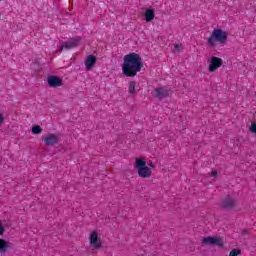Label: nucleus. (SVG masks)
I'll use <instances>...</instances> for the list:
<instances>
[{
    "instance_id": "f257e3e1",
    "label": "nucleus",
    "mask_w": 256,
    "mask_h": 256,
    "mask_svg": "<svg viewBox=\"0 0 256 256\" xmlns=\"http://www.w3.org/2000/svg\"><path fill=\"white\" fill-rule=\"evenodd\" d=\"M143 69V59L135 52L124 56L122 73L125 77H135Z\"/></svg>"
},
{
    "instance_id": "f03ea898",
    "label": "nucleus",
    "mask_w": 256,
    "mask_h": 256,
    "mask_svg": "<svg viewBox=\"0 0 256 256\" xmlns=\"http://www.w3.org/2000/svg\"><path fill=\"white\" fill-rule=\"evenodd\" d=\"M228 34L226 31L222 29H214L211 35L207 38V44L214 48L217 47V42L221 45H225L227 43Z\"/></svg>"
},
{
    "instance_id": "7ed1b4c3",
    "label": "nucleus",
    "mask_w": 256,
    "mask_h": 256,
    "mask_svg": "<svg viewBox=\"0 0 256 256\" xmlns=\"http://www.w3.org/2000/svg\"><path fill=\"white\" fill-rule=\"evenodd\" d=\"M136 169H138V175L141 179H149L153 175V170L147 166V161L143 158H136Z\"/></svg>"
},
{
    "instance_id": "20e7f679",
    "label": "nucleus",
    "mask_w": 256,
    "mask_h": 256,
    "mask_svg": "<svg viewBox=\"0 0 256 256\" xmlns=\"http://www.w3.org/2000/svg\"><path fill=\"white\" fill-rule=\"evenodd\" d=\"M220 207L226 209L227 211H235L239 207V200L237 198L228 195L222 199L220 202Z\"/></svg>"
},
{
    "instance_id": "39448f33",
    "label": "nucleus",
    "mask_w": 256,
    "mask_h": 256,
    "mask_svg": "<svg viewBox=\"0 0 256 256\" xmlns=\"http://www.w3.org/2000/svg\"><path fill=\"white\" fill-rule=\"evenodd\" d=\"M89 243L90 247H92V249H95L96 251L103 247V242L101 241V239H99V232H97V230L91 232L89 237Z\"/></svg>"
},
{
    "instance_id": "423d86ee",
    "label": "nucleus",
    "mask_w": 256,
    "mask_h": 256,
    "mask_svg": "<svg viewBox=\"0 0 256 256\" xmlns=\"http://www.w3.org/2000/svg\"><path fill=\"white\" fill-rule=\"evenodd\" d=\"M81 43V37H75L70 39L68 42H65L63 45L60 46V53L63 51V49H73L75 47H79V44Z\"/></svg>"
},
{
    "instance_id": "0eeeda50",
    "label": "nucleus",
    "mask_w": 256,
    "mask_h": 256,
    "mask_svg": "<svg viewBox=\"0 0 256 256\" xmlns=\"http://www.w3.org/2000/svg\"><path fill=\"white\" fill-rule=\"evenodd\" d=\"M49 87H52L53 89L57 87L63 86V78L55 75H51L47 78Z\"/></svg>"
},
{
    "instance_id": "6e6552de",
    "label": "nucleus",
    "mask_w": 256,
    "mask_h": 256,
    "mask_svg": "<svg viewBox=\"0 0 256 256\" xmlns=\"http://www.w3.org/2000/svg\"><path fill=\"white\" fill-rule=\"evenodd\" d=\"M202 243L204 245H218V247H223L224 245V242L221 238L212 237V236L203 238Z\"/></svg>"
},
{
    "instance_id": "1a4fd4ad",
    "label": "nucleus",
    "mask_w": 256,
    "mask_h": 256,
    "mask_svg": "<svg viewBox=\"0 0 256 256\" xmlns=\"http://www.w3.org/2000/svg\"><path fill=\"white\" fill-rule=\"evenodd\" d=\"M222 66H223V59L214 56L210 60L208 69H209L210 73H213L214 71H217V69H219V67H222Z\"/></svg>"
},
{
    "instance_id": "9d476101",
    "label": "nucleus",
    "mask_w": 256,
    "mask_h": 256,
    "mask_svg": "<svg viewBox=\"0 0 256 256\" xmlns=\"http://www.w3.org/2000/svg\"><path fill=\"white\" fill-rule=\"evenodd\" d=\"M42 140L47 146L57 145V143H59V136L57 134L50 133L44 136Z\"/></svg>"
},
{
    "instance_id": "9b49d317",
    "label": "nucleus",
    "mask_w": 256,
    "mask_h": 256,
    "mask_svg": "<svg viewBox=\"0 0 256 256\" xmlns=\"http://www.w3.org/2000/svg\"><path fill=\"white\" fill-rule=\"evenodd\" d=\"M97 63V57L95 55H88L84 61L86 71H91Z\"/></svg>"
},
{
    "instance_id": "f8f14e48",
    "label": "nucleus",
    "mask_w": 256,
    "mask_h": 256,
    "mask_svg": "<svg viewBox=\"0 0 256 256\" xmlns=\"http://www.w3.org/2000/svg\"><path fill=\"white\" fill-rule=\"evenodd\" d=\"M155 97L156 99H165V97H169V89L165 87L156 88Z\"/></svg>"
},
{
    "instance_id": "ddd939ff",
    "label": "nucleus",
    "mask_w": 256,
    "mask_h": 256,
    "mask_svg": "<svg viewBox=\"0 0 256 256\" xmlns=\"http://www.w3.org/2000/svg\"><path fill=\"white\" fill-rule=\"evenodd\" d=\"M144 18H145L146 23H151V21H153V19H155V10L146 9V11L144 13Z\"/></svg>"
},
{
    "instance_id": "4468645a",
    "label": "nucleus",
    "mask_w": 256,
    "mask_h": 256,
    "mask_svg": "<svg viewBox=\"0 0 256 256\" xmlns=\"http://www.w3.org/2000/svg\"><path fill=\"white\" fill-rule=\"evenodd\" d=\"M9 249V242L0 238V253H6Z\"/></svg>"
},
{
    "instance_id": "2eb2a0df",
    "label": "nucleus",
    "mask_w": 256,
    "mask_h": 256,
    "mask_svg": "<svg viewBox=\"0 0 256 256\" xmlns=\"http://www.w3.org/2000/svg\"><path fill=\"white\" fill-rule=\"evenodd\" d=\"M42 132H43V129L41 128V126L37 125L32 127L33 135H41Z\"/></svg>"
},
{
    "instance_id": "dca6fc26",
    "label": "nucleus",
    "mask_w": 256,
    "mask_h": 256,
    "mask_svg": "<svg viewBox=\"0 0 256 256\" xmlns=\"http://www.w3.org/2000/svg\"><path fill=\"white\" fill-rule=\"evenodd\" d=\"M135 81H131L129 82V88H128V92L131 94V95H135Z\"/></svg>"
},
{
    "instance_id": "f3484780",
    "label": "nucleus",
    "mask_w": 256,
    "mask_h": 256,
    "mask_svg": "<svg viewBox=\"0 0 256 256\" xmlns=\"http://www.w3.org/2000/svg\"><path fill=\"white\" fill-rule=\"evenodd\" d=\"M241 255V250L239 249H233L230 253L229 256H239Z\"/></svg>"
},
{
    "instance_id": "a211bd4d",
    "label": "nucleus",
    "mask_w": 256,
    "mask_h": 256,
    "mask_svg": "<svg viewBox=\"0 0 256 256\" xmlns=\"http://www.w3.org/2000/svg\"><path fill=\"white\" fill-rule=\"evenodd\" d=\"M174 49H175L176 51H181V50L183 49V44H175V45H174Z\"/></svg>"
},
{
    "instance_id": "6ab92c4d",
    "label": "nucleus",
    "mask_w": 256,
    "mask_h": 256,
    "mask_svg": "<svg viewBox=\"0 0 256 256\" xmlns=\"http://www.w3.org/2000/svg\"><path fill=\"white\" fill-rule=\"evenodd\" d=\"M250 131H251L252 133H256V123H255V122H253V123L251 124V126H250Z\"/></svg>"
},
{
    "instance_id": "aec40b11",
    "label": "nucleus",
    "mask_w": 256,
    "mask_h": 256,
    "mask_svg": "<svg viewBox=\"0 0 256 256\" xmlns=\"http://www.w3.org/2000/svg\"><path fill=\"white\" fill-rule=\"evenodd\" d=\"M5 233V227H3V223L0 222V235H3Z\"/></svg>"
},
{
    "instance_id": "412c9836",
    "label": "nucleus",
    "mask_w": 256,
    "mask_h": 256,
    "mask_svg": "<svg viewBox=\"0 0 256 256\" xmlns=\"http://www.w3.org/2000/svg\"><path fill=\"white\" fill-rule=\"evenodd\" d=\"M4 121H5V118L3 117V114H0V125H2Z\"/></svg>"
},
{
    "instance_id": "4be33fe9",
    "label": "nucleus",
    "mask_w": 256,
    "mask_h": 256,
    "mask_svg": "<svg viewBox=\"0 0 256 256\" xmlns=\"http://www.w3.org/2000/svg\"><path fill=\"white\" fill-rule=\"evenodd\" d=\"M148 167H151V169H155V164H153V162H149Z\"/></svg>"
},
{
    "instance_id": "5701e85b",
    "label": "nucleus",
    "mask_w": 256,
    "mask_h": 256,
    "mask_svg": "<svg viewBox=\"0 0 256 256\" xmlns=\"http://www.w3.org/2000/svg\"><path fill=\"white\" fill-rule=\"evenodd\" d=\"M211 175L213 176V177H217V171H212V173H211Z\"/></svg>"
}]
</instances>
